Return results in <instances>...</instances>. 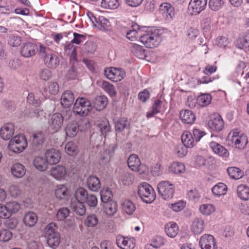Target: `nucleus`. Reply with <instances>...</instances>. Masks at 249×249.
<instances>
[{
	"mask_svg": "<svg viewBox=\"0 0 249 249\" xmlns=\"http://www.w3.org/2000/svg\"><path fill=\"white\" fill-rule=\"evenodd\" d=\"M58 227L52 222L46 226L44 229L45 236L48 246L52 249L57 248L60 243V234L57 231Z\"/></svg>",
	"mask_w": 249,
	"mask_h": 249,
	"instance_id": "1",
	"label": "nucleus"
},
{
	"mask_svg": "<svg viewBox=\"0 0 249 249\" xmlns=\"http://www.w3.org/2000/svg\"><path fill=\"white\" fill-rule=\"evenodd\" d=\"M90 127L89 121L87 119L79 121V123L70 122L65 128L66 134L68 137L73 138L75 137L78 130L80 131H85Z\"/></svg>",
	"mask_w": 249,
	"mask_h": 249,
	"instance_id": "2",
	"label": "nucleus"
},
{
	"mask_svg": "<svg viewBox=\"0 0 249 249\" xmlns=\"http://www.w3.org/2000/svg\"><path fill=\"white\" fill-rule=\"evenodd\" d=\"M140 41L148 48H154L158 46L161 41L160 35L157 31H148L142 35Z\"/></svg>",
	"mask_w": 249,
	"mask_h": 249,
	"instance_id": "3",
	"label": "nucleus"
},
{
	"mask_svg": "<svg viewBox=\"0 0 249 249\" xmlns=\"http://www.w3.org/2000/svg\"><path fill=\"white\" fill-rule=\"evenodd\" d=\"M138 194L142 200L147 203H151L156 198L154 190L146 182H142L139 186Z\"/></svg>",
	"mask_w": 249,
	"mask_h": 249,
	"instance_id": "4",
	"label": "nucleus"
},
{
	"mask_svg": "<svg viewBox=\"0 0 249 249\" xmlns=\"http://www.w3.org/2000/svg\"><path fill=\"white\" fill-rule=\"evenodd\" d=\"M27 146V142L25 136L18 135L11 140L9 142L8 149L16 153L22 152Z\"/></svg>",
	"mask_w": 249,
	"mask_h": 249,
	"instance_id": "5",
	"label": "nucleus"
},
{
	"mask_svg": "<svg viewBox=\"0 0 249 249\" xmlns=\"http://www.w3.org/2000/svg\"><path fill=\"white\" fill-rule=\"evenodd\" d=\"M158 194L165 200L173 197L175 192V186L169 181H162L157 185Z\"/></svg>",
	"mask_w": 249,
	"mask_h": 249,
	"instance_id": "6",
	"label": "nucleus"
},
{
	"mask_svg": "<svg viewBox=\"0 0 249 249\" xmlns=\"http://www.w3.org/2000/svg\"><path fill=\"white\" fill-rule=\"evenodd\" d=\"M227 140L240 149L244 148L248 142L247 137L243 134L239 135L237 130L231 131L228 135Z\"/></svg>",
	"mask_w": 249,
	"mask_h": 249,
	"instance_id": "7",
	"label": "nucleus"
},
{
	"mask_svg": "<svg viewBox=\"0 0 249 249\" xmlns=\"http://www.w3.org/2000/svg\"><path fill=\"white\" fill-rule=\"evenodd\" d=\"M104 74L107 78L113 82L120 81L125 76V72L122 69L114 67L106 68Z\"/></svg>",
	"mask_w": 249,
	"mask_h": 249,
	"instance_id": "8",
	"label": "nucleus"
},
{
	"mask_svg": "<svg viewBox=\"0 0 249 249\" xmlns=\"http://www.w3.org/2000/svg\"><path fill=\"white\" fill-rule=\"evenodd\" d=\"M208 125L210 128L216 132L221 131L224 127V121L219 114H214L208 122Z\"/></svg>",
	"mask_w": 249,
	"mask_h": 249,
	"instance_id": "9",
	"label": "nucleus"
},
{
	"mask_svg": "<svg viewBox=\"0 0 249 249\" xmlns=\"http://www.w3.org/2000/svg\"><path fill=\"white\" fill-rule=\"evenodd\" d=\"M38 51L37 46L31 42H27L22 45L20 48V53L25 57H30L34 55Z\"/></svg>",
	"mask_w": 249,
	"mask_h": 249,
	"instance_id": "10",
	"label": "nucleus"
},
{
	"mask_svg": "<svg viewBox=\"0 0 249 249\" xmlns=\"http://www.w3.org/2000/svg\"><path fill=\"white\" fill-rule=\"evenodd\" d=\"M48 123L50 128L54 132H57L63 125V117L60 113H54L52 115Z\"/></svg>",
	"mask_w": 249,
	"mask_h": 249,
	"instance_id": "11",
	"label": "nucleus"
},
{
	"mask_svg": "<svg viewBox=\"0 0 249 249\" xmlns=\"http://www.w3.org/2000/svg\"><path fill=\"white\" fill-rule=\"evenodd\" d=\"M199 244L201 249H216L214 237L211 234L202 236Z\"/></svg>",
	"mask_w": 249,
	"mask_h": 249,
	"instance_id": "12",
	"label": "nucleus"
},
{
	"mask_svg": "<svg viewBox=\"0 0 249 249\" xmlns=\"http://www.w3.org/2000/svg\"><path fill=\"white\" fill-rule=\"evenodd\" d=\"M207 3V0H191L189 9L192 10L193 14H198L205 8Z\"/></svg>",
	"mask_w": 249,
	"mask_h": 249,
	"instance_id": "13",
	"label": "nucleus"
},
{
	"mask_svg": "<svg viewBox=\"0 0 249 249\" xmlns=\"http://www.w3.org/2000/svg\"><path fill=\"white\" fill-rule=\"evenodd\" d=\"M45 158L49 164H55L60 160L61 153L55 149H48L45 152Z\"/></svg>",
	"mask_w": 249,
	"mask_h": 249,
	"instance_id": "14",
	"label": "nucleus"
},
{
	"mask_svg": "<svg viewBox=\"0 0 249 249\" xmlns=\"http://www.w3.org/2000/svg\"><path fill=\"white\" fill-rule=\"evenodd\" d=\"M14 126L12 123H7L3 125L0 129L1 138L5 140H10L14 133Z\"/></svg>",
	"mask_w": 249,
	"mask_h": 249,
	"instance_id": "15",
	"label": "nucleus"
},
{
	"mask_svg": "<svg viewBox=\"0 0 249 249\" xmlns=\"http://www.w3.org/2000/svg\"><path fill=\"white\" fill-rule=\"evenodd\" d=\"M160 10L168 20H171L175 16L174 8L169 3H163L160 7Z\"/></svg>",
	"mask_w": 249,
	"mask_h": 249,
	"instance_id": "16",
	"label": "nucleus"
},
{
	"mask_svg": "<svg viewBox=\"0 0 249 249\" xmlns=\"http://www.w3.org/2000/svg\"><path fill=\"white\" fill-rule=\"evenodd\" d=\"M74 101V96L71 90H66L61 96V104L65 108L70 107L73 104Z\"/></svg>",
	"mask_w": 249,
	"mask_h": 249,
	"instance_id": "17",
	"label": "nucleus"
},
{
	"mask_svg": "<svg viewBox=\"0 0 249 249\" xmlns=\"http://www.w3.org/2000/svg\"><path fill=\"white\" fill-rule=\"evenodd\" d=\"M114 147H109L108 148L105 149L103 153H102L99 158V163L100 165L108 163L111 157L114 155Z\"/></svg>",
	"mask_w": 249,
	"mask_h": 249,
	"instance_id": "18",
	"label": "nucleus"
},
{
	"mask_svg": "<svg viewBox=\"0 0 249 249\" xmlns=\"http://www.w3.org/2000/svg\"><path fill=\"white\" fill-rule=\"evenodd\" d=\"M210 146L213 151L219 156L227 157L229 156L228 150L224 146L215 142H211Z\"/></svg>",
	"mask_w": 249,
	"mask_h": 249,
	"instance_id": "19",
	"label": "nucleus"
},
{
	"mask_svg": "<svg viewBox=\"0 0 249 249\" xmlns=\"http://www.w3.org/2000/svg\"><path fill=\"white\" fill-rule=\"evenodd\" d=\"M51 175L56 179L63 178L66 174V170L62 165L53 167L50 171Z\"/></svg>",
	"mask_w": 249,
	"mask_h": 249,
	"instance_id": "20",
	"label": "nucleus"
},
{
	"mask_svg": "<svg viewBox=\"0 0 249 249\" xmlns=\"http://www.w3.org/2000/svg\"><path fill=\"white\" fill-rule=\"evenodd\" d=\"M107 101L106 96L101 95L95 97L92 101V104L97 110L100 111L106 107Z\"/></svg>",
	"mask_w": 249,
	"mask_h": 249,
	"instance_id": "21",
	"label": "nucleus"
},
{
	"mask_svg": "<svg viewBox=\"0 0 249 249\" xmlns=\"http://www.w3.org/2000/svg\"><path fill=\"white\" fill-rule=\"evenodd\" d=\"M180 118L183 123L188 124H193L196 120L195 115L190 110H181Z\"/></svg>",
	"mask_w": 249,
	"mask_h": 249,
	"instance_id": "22",
	"label": "nucleus"
},
{
	"mask_svg": "<svg viewBox=\"0 0 249 249\" xmlns=\"http://www.w3.org/2000/svg\"><path fill=\"white\" fill-rule=\"evenodd\" d=\"M11 171L15 177L21 178L25 175L26 170L24 166L22 164L19 163H16L12 166Z\"/></svg>",
	"mask_w": 249,
	"mask_h": 249,
	"instance_id": "23",
	"label": "nucleus"
},
{
	"mask_svg": "<svg viewBox=\"0 0 249 249\" xmlns=\"http://www.w3.org/2000/svg\"><path fill=\"white\" fill-rule=\"evenodd\" d=\"M44 141V134L40 131H37L32 136V144L34 148H39Z\"/></svg>",
	"mask_w": 249,
	"mask_h": 249,
	"instance_id": "24",
	"label": "nucleus"
},
{
	"mask_svg": "<svg viewBox=\"0 0 249 249\" xmlns=\"http://www.w3.org/2000/svg\"><path fill=\"white\" fill-rule=\"evenodd\" d=\"M164 230L169 237L173 238L178 234L179 229L176 223L170 222L165 225Z\"/></svg>",
	"mask_w": 249,
	"mask_h": 249,
	"instance_id": "25",
	"label": "nucleus"
},
{
	"mask_svg": "<svg viewBox=\"0 0 249 249\" xmlns=\"http://www.w3.org/2000/svg\"><path fill=\"white\" fill-rule=\"evenodd\" d=\"M89 189L93 192H97L101 187V184L98 178L94 176H90L87 180Z\"/></svg>",
	"mask_w": 249,
	"mask_h": 249,
	"instance_id": "26",
	"label": "nucleus"
},
{
	"mask_svg": "<svg viewBox=\"0 0 249 249\" xmlns=\"http://www.w3.org/2000/svg\"><path fill=\"white\" fill-rule=\"evenodd\" d=\"M44 64L51 69L56 68L59 64V58L54 54L52 53L44 60Z\"/></svg>",
	"mask_w": 249,
	"mask_h": 249,
	"instance_id": "27",
	"label": "nucleus"
},
{
	"mask_svg": "<svg viewBox=\"0 0 249 249\" xmlns=\"http://www.w3.org/2000/svg\"><path fill=\"white\" fill-rule=\"evenodd\" d=\"M204 227V221L200 218H196L192 223L191 230L194 234H199L203 231Z\"/></svg>",
	"mask_w": 249,
	"mask_h": 249,
	"instance_id": "28",
	"label": "nucleus"
},
{
	"mask_svg": "<svg viewBox=\"0 0 249 249\" xmlns=\"http://www.w3.org/2000/svg\"><path fill=\"white\" fill-rule=\"evenodd\" d=\"M48 162L47 159L42 157H37L35 158L34 160V165L35 168L40 171H45L47 168Z\"/></svg>",
	"mask_w": 249,
	"mask_h": 249,
	"instance_id": "29",
	"label": "nucleus"
},
{
	"mask_svg": "<svg viewBox=\"0 0 249 249\" xmlns=\"http://www.w3.org/2000/svg\"><path fill=\"white\" fill-rule=\"evenodd\" d=\"M37 221V217L35 213L30 212L25 214L23 222L25 225L30 227H34Z\"/></svg>",
	"mask_w": 249,
	"mask_h": 249,
	"instance_id": "30",
	"label": "nucleus"
},
{
	"mask_svg": "<svg viewBox=\"0 0 249 249\" xmlns=\"http://www.w3.org/2000/svg\"><path fill=\"white\" fill-rule=\"evenodd\" d=\"M84 202L80 201H73L71 204V207L72 211L79 215H83L86 212V209Z\"/></svg>",
	"mask_w": 249,
	"mask_h": 249,
	"instance_id": "31",
	"label": "nucleus"
},
{
	"mask_svg": "<svg viewBox=\"0 0 249 249\" xmlns=\"http://www.w3.org/2000/svg\"><path fill=\"white\" fill-rule=\"evenodd\" d=\"M130 123L125 118H121L115 122V129L117 132H122L124 129L129 127Z\"/></svg>",
	"mask_w": 249,
	"mask_h": 249,
	"instance_id": "32",
	"label": "nucleus"
},
{
	"mask_svg": "<svg viewBox=\"0 0 249 249\" xmlns=\"http://www.w3.org/2000/svg\"><path fill=\"white\" fill-rule=\"evenodd\" d=\"M105 213L108 215H113L118 209L117 203L114 201H110L103 205Z\"/></svg>",
	"mask_w": 249,
	"mask_h": 249,
	"instance_id": "33",
	"label": "nucleus"
},
{
	"mask_svg": "<svg viewBox=\"0 0 249 249\" xmlns=\"http://www.w3.org/2000/svg\"><path fill=\"white\" fill-rule=\"evenodd\" d=\"M127 164L132 170L138 171L139 170V167L141 165L140 160L137 156L132 154L128 159Z\"/></svg>",
	"mask_w": 249,
	"mask_h": 249,
	"instance_id": "34",
	"label": "nucleus"
},
{
	"mask_svg": "<svg viewBox=\"0 0 249 249\" xmlns=\"http://www.w3.org/2000/svg\"><path fill=\"white\" fill-rule=\"evenodd\" d=\"M237 192L238 196L242 200L249 199V187L245 184H241L237 187Z\"/></svg>",
	"mask_w": 249,
	"mask_h": 249,
	"instance_id": "35",
	"label": "nucleus"
},
{
	"mask_svg": "<svg viewBox=\"0 0 249 249\" xmlns=\"http://www.w3.org/2000/svg\"><path fill=\"white\" fill-rule=\"evenodd\" d=\"M194 141L192 134L188 131L184 132L182 135V144L188 147H192L194 146Z\"/></svg>",
	"mask_w": 249,
	"mask_h": 249,
	"instance_id": "36",
	"label": "nucleus"
},
{
	"mask_svg": "<svg viewBox=\"0 0 249 249\" xmlns=\"http://www.w3.org/2000/svg\"><path fill=\"white\" fill-rule=\"evenodd\" d=\"M54 193L56 197L59 199H65L68 196V191L64 185L57 186Z\"/></svg>",
	"mask_w": 249,
	"mask_h": 249,
	"instance_id": "37",
	"label": "nucleus"
},
{
	"mask_svg": "<svg viewBox=\"0 0 249 249\" xmlns=\"http://www.w3.org/2000/svg\"><path fill=\"white\" fill-rule=\"evenodd\" d=\"M229 176L233 179H238L243 176V172L239 168L235 167H231L227 169Z\"/></svg>",
	"mask_w": 249,
	"mask_h": 249,
	"instance_id": "38",
	"label": "nucleus"
},
{
	"mask_svg": "<svg viewBox=\"0 0 249 249\" xmlns=\"http://www.w3.org/2000/svg\"><path fill=\"white\" fill-rule=\"evenodd\" d=\"M227 190V186L223 183H218L212 189L213 193L215 196H220L226 194Z\"/></svg>",
	"mask_w": 249,
	"mask_h": 249,
	"instance_id": "39",
	"label": "nucleus"
},
{
	"mask_svg": "<svg viewBox=\"0 0 249 249\" xmlns=\"http://www.w3.org/2000/svg\"><path fill=\"white\" fill-rule=\"evenodd\" d=\"M101 199L103 203L113 201L112 197L113 196L111 191L108 188H103L100 191Z\"/></svg>",
	"mask_w": 249,
	"mask_h": 249,
	"instance_id": "40",
	"label": "nucleus"
},
{
	"mask_svg": "<svg viewBox=\"0 0 249 249\" xmlns=\"http://www.w3.org/2000/svg\"><path fill=\"white\" fill-rule=\"evenodd\" d=\"M98 127L100 130V131L102 135L105 136L107 132H109L110 130V126L109 123L106 119L101 121L98 124Z\"/></svg>",
	"mask_w": 249,
	"mask_h": 249,
	"instance_id": "41",
	"label": "nucleus"
},
{
	"mask_svg": "<svg viewBox=\"0 0 249 249\" xmlns=\"http://www.w3.org/2000/svg\"><path fill=\"white\" fill-rule=\"evenodd\" d=\"M96 49V45L93 41H87L82 46V50L84 53L93 54Z\"/></svg>",
	"mask_w": 249,
	"mask_h": 249,
	"instance_id": "42",
	"label": "nucleus"
},
{
	"mask_svg": "<svg viewBox=\"0 0 249 249\" xmlns=\"http://www.w3.org/2000/svg\"><path fill=\"white\" fill-rule=\"evenodd\" d=\"M185 170L184 165L181 162H174L170 167V171L175 174H180Z\"/></svg>",
	"mask_w": 249,
	"mask_h": 249,
	"instance_id": "43",
	"label": "nucleus"
},
{
	"mask_svg": "<svg viewBox=\"0 0 249 249\" xmlns=\"http://www.w3.org/2000/svg\"><path fill=\"white\" fill-rule=\"evenodd\" d=\"M90 105H91V102L88 99L84 97H79L76 100L73 105V109H79V107H89Z\"/></svg>",
	"mask_w": 249,
	"mask_h": 249,
	"instance_id": "44",
	"label": "nucleus"
},
{
	"mask_svg": "<svg viewBox=\"0 0 249 249\" xmlns=\"http://www.w3.org/2000/svg\"><path fill=\"white\" fill-rule=\"evenodd\" d=\"M212 101L211 96L209 94H203L199 96L197 101L199 105L202 107H206L209 105Z\"/></svg>",
	"mask_w": 249,
	"mask_h": 249,
	"instance_id": "45",
	"label": "nucleus"
},
{
	"mask_svg": "<svg viewBox=\"0 0 249 249\" xmlns=\"http://www.w3.org/2000/svg\"><path fill=\"white\" fill-rule=\"evenodd\" d=\"M123 210L128 214H132L135 211L134 204L130 200H126L122 204Z\"/></svg>",
	"mask_w": 249,
	"mask_h": 249,
	"instance_id": "46",
	"label": "nucleus"
},
{
	"mask_svg": "<svg viewBox=\"0 0 249 249\" xmlns=\"http://www.w3.org/2000/svg\"><path fill=\"white\" fill-rule=\"evenodd\" d=\"M88 195L87 191L83 188H79L75 191V196L77 201L84 202Z\"/></svg>",
	"mask_w": 249,
	"mask_h": 249,
	"instance_id": "47",
	"label": "nucleus"
},
{
	"mask_svg": "<svg viewBox=\"0 0 249 249\" xmlns=\"http://www.w3.org/2000/svg\"><path fill=\"white\" fill-rule=\"evenodd\" d=\"M44 89L52 94L55 95L57 94L59 90V87L57 83L55 82H50L47 84V86L44 88Z\"/></svg>",
	"mask_w": 249,
	"mask_h": 249,
	"instance_id": "48",
	"label": "nucleus"
},
{
	"mask_svg": "<svg viewBox=\"0 0 249 249\" xmlns=\"http://www.w3.org/2000/svg\"><path fill=\"white\" fill-rule=\"evenodd\" d=\"M161 103L162 102L160 100H157L152 106V110L147 113V117H152L155 114L159 113L160 111Z\"/></svg>",
	"mask_w": 249,
	"mask_h": 249,
	"instance_id": "49",
	"label": "nucleus"
},
{
	"mask_svg": "<svg viewBox=\"0 0 249 249\" xmlns=\"http://www.w3.org/2000/svg\"><path fill=\"white\" fill-rule=\"evenodd\" d=\"M101 5L106 9H116L119 5V0H102Z\"/></svg>",
	"mask_w": 249,
	"mask_h": 249,
	"instance_id": "50",
	"label": "nucleus"
},
{
	"mask_svg": "<svg viewBox=\"0 0 249 249\" xmlns=\"http://www.w3.org/2000/svg\"><path fill=\"white\" fill-rule=\"evenodd\" d=\"M38 55L40 57L43 59V60L47 57L49 56L51 53H52V52L50 48L48 47L44 46L42 44L39 45V48H38Z\"/></svg>",
	"mask_w": 249,
	"mask_h": 249,
	"instance_id": "51",
	"label": "nucleus"
},
{
	"mask_svg": "<svg viewBox=\"0 0 249 249\" xmlns=\"http://www.w3.org/2000/svg\"><path fill=\"white\" fill-rule=\"evenodd\" d=\"M65 150L68 154L71 156H75L78 152L77 146L72 142H70L66 144Z\"/></svg>",
	"mask_w": 249,
	"mask_h": 249,
	"instance_id": "52",
	"label": "nucleus"
},
{
	"mask_svg": "<svg viewBox=\"0 0 249 249\" xmlns=\"http://www.w3.org/2000/svg\"><path fill=\"white\" fill-rule=\"evenodd\" d=\"M199 210L203 214L208 215L215 211V208L212 204H203L200 206Z\"/></svg>",
	"mask_w": 249,
	"mask_h": 249,
	"instance_id": "53",
	"label": "nucleus"
},
{
	"mask_svg": "<svg viewBox=\"0 0 249 249\" xmlns=\"http://www.w3.org/2000/svg\"><path fill=\"white\" fill-rule=\"evenodd\" d=\"M132 51L134 54L140 59H144L146 56L145 50L141 46L136 45Z\"/></svg>",
	"mask_w": 249,
	"mask_h": 249,
	"instance_id": "54",
	"label": "nucleus"
},
{
	"mask_svg": "<svg viewBox=\"0 0 249 249\" xmlns=\"http://www.w3.org/2000/svg\"><path fill=\"white\" fill-rule=\"evenodd\" d=\"M71 42L64 47L65 53L70 57L76 56L77 55L76 47Z\"/></svg>",
	"mask_w": 249,
	"mask_h": 249,
	"instance_id": "55",
	"label": "nucleus"
},
{
	"mask_svg": "<svg viewBox=\"0 0 249 249\" xmlns=\"http://www.w3.org/2000/svg\"><path fill=\"white\" fill-rule=\"evenodd\" d=\"M79 109H73V112L76 115H79L80 116H86L91 111L92 109L91 105L89 107H79Z\"/></svg>",
	"mask_w": 249,
	"mask_h": 249,
	"instance_id": "56",
	"label": "nucleus"
},
{
	"mask_svg": "<svg viewBox=\"0 0 249 249\" xmlns=\"http://www.w3.org/2000/svg\"><path fill=\"white\" fill-rule=\"evenodd\" d=\"M6 205L10 214L17 213L20 208V204L16 201H10L7 203Z\"/></svg>",
	"mask_w": 249,
	"mask_h": 249,
	"instance_id": "57",
	"label": "nucleus"
},
{
	"mask_svg": "<svg viewBox=\"0 0 249 249\" xmlns=\"http://www.w3.org/2000/svg\"><path fill=\"white\" fill-rule=\"evenodd\" d=\"M188 147L182 143L178 144L175 148V151L178 157H184L187 153Z\"/></svg>",
	"mask_w": 249,
	"mask_h": 249,
	"instance_id": "58",
	"label": "nucleus"
},
{
	"mask_svg": "<svg viewBox=\"0 0 249 249\" xmlns=\"http://www.w3.org/2000/svg\"><path fill=\"white\" fill-rule=\"evenodd\" d=\"M98 222L97 217L95 214H91L87 217L85 223L88 227H94L97 224Z\"/></svg>",
	"mask_w": 249,
	"mask_h": 249,
	"instance_id": "59",
	"label": "nucleus"
},
{
	"mask_svg": "<svg viewBox=\"0 0 249 249\" xmlns=\"http://www.w3.org/2000/svg\"><path fill=\"white\" fill-rule=\"evenodd\" d=\"M12 236V232L7 229H4L0 231V241L7 242L10 240Z\"/></svg>",
	"mask_w": 249,
	"mask_h": 249,
	"instance_id": "60",
	"label": "nucleus"
},
{
	"mask_svg": "<svg viewBox=\"0 0 249 249\" xmlns=\"http://www.w3.org/2000/svg\"><path fill=\"white\" fill-rule=\"evenodd\" d=\"M8 41L10 46L17 47L21 44V37L15 35H11L9 36Z\"/></svg>",
	"mask_w": 249,
	"mask_h": 249,
	"instance_id": "61",
	"label": "nucleus"
},
{
	"mask_svg": "<svg viewBox=\"0 0 249 249\" xmlns=\"http://www.w3.org/2000/svg\"><path fill=\"white\" fill-rule=\"evenodd\" d=\"M135 247V239L133 238L125 237L124 242L120 248L123 249H133Z\"/></svg>",
	"mask_w": 249,
	"mask_h": 249,
	"instance_id": "62",
	"label": "nucleus"
},
{
	"mask_svg": "<svg viewBox=\"0 0 249 249\" xmlns=\"http://www.w3.org/2000/svg\"><path fill=\"white\" fill-rule=\"evenodd\" d=\"M5 225L9 229H14L18 224V219L15 217H7L4 221Z\"/></svg>",
	"mask_w": 249,
	"mask_h": 249,
	"instance_id": "63",
	"label": "nucleus"
},
{
	"mask_svg": "<svg viewBox=\"0 0 249 249\" xmlns=\"http://www.w3.org/2000/svg\"><path fill=\"white\" fill-rule=\"evenodd\" d=\"M209 4L211 10L217 11L222 6L224 1L222 0H210Z\"/></svg>",
	"mask_w": 249,
	"mask_h": 249,
	"instance_id": "64",
	"label": "nucleus"
}]
</instances>
